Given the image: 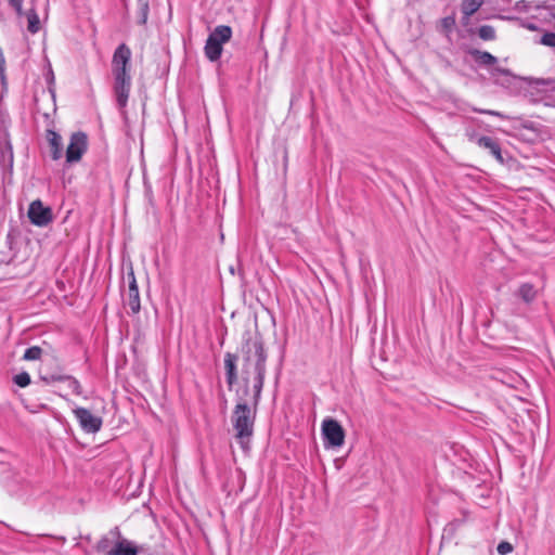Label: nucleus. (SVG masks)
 I'll return each instance as SVG.
<instances>
[{"mask_svg":"<svg viewBox=\"0 0 555 555\" xmlns=\"http://www.w3.org/2000/svg\"><path fill=\"white\" fill-rule=\"evenodd\" d=\"M528 28H529V29H535V27H534L533 25H531V24H530V25H528Z\"/></svg>","mask_w":555,"mask_h":555,"instance_id":"nucleus-35","label":"nucleus"},{"mask_svg":"<svg viewBox=\"0 0 555 555\" xmlns=\"http://www.w3.org/2000/svg\"><path fill=\"white\" fill-rule=\"evenodd\" d=\"M539 43L545 47L555 48V33L553 31H545L540 40Z\"/></svg>","mask_w":555,"mask_h":555,"instance_id":"nucleus-30","label":"nucleus"},{"mask_svg":"<svg viewBox=\"0 0 555 555\" xmlns=\"http://www.w3.org/2000/svg\"><path fill=\"white\" fill-rule=\"evenodd\" d=\"M131 50L126 43L119 44L112 59V74L113 77H126L130 75Z\"/></svg>","mask_w":555,"mask_h":555,"instance_id":"nucleus-6","label":"nucleus"},{"mask_svg":"<svg viewBox=\"0 0 555 555\" xmlns=\"http://www.w3.org/2000/svg\"><path fill=\"white\" fill-rule=\"evenodd\" d=\"M27 18H28V30L31 33V34H36L39 31V28H40V21H39V16L38 14L36 13L35 10H30L27 14Z\"/></svg>","mask_w":555,"mask_h":555,"instance_id":"nucleus-25","label":"nucleus"},{"mask_svg":"<svg viewBox=\"0 0 555 555\" xmlns=\"http://www.w3.org/2000/svg\"><path fill=\"white\" fill-rule=\"evenodd\" d=\"M232 38V28L228 25H218L208 36L204 53L210 62H217L222 54L223 44Z\"/></svg>","mask_w":555,"mask_h":555,"instance_id":"nucleus-3","label":"nucleus"},{"mask_svg":"<svg viewBox=\"0 0 555 555\" xmlns=\"http://www.w3.org/2000/svg\"><path fill=\"white\" fill-rule=\"evenodd\" d=\"M4 73H5V59H4L2 50L0 49V77L2 80L5 77Z\"/></svg>","mask_w":555,"mask_h":555,"instance_id":"nucleus-34","label":"nucleus"},{"mask_svg":"<svg viewBox=\"0 0 555 555\" xmlns=\"http://www.w3.org/2000/svg\"><path fill=\"white\" fill-rule=\"evenodd\" d=\"M454 27H455V16L454 15L446 16L440 21V30L446 34L451 33L454 29Z\"/></svg>","mask_w":555,"mask_h":555,"instance_id":"nucleus-27","label":"nucleus"},{"mask_svg":"<svg viewBox=\"0 0 555 555\" xmlns=\"http://www.w3.org/2000/svg\"><path fill=\"white\" fill-rule=\"evenodd\" d=\"M116 539L109 533L103 535L95 545V551L102 555H113Z\"/></svg>","mask_w":555,"mask_h":555,"instance_id":"nucleus-19","label":"nucleus"},{"mask_svg":"<svg viewBox=\"0 0 555 555\" xmlns=\"http://www.w3.org/2000/svg\"><path fill=\"white\" fill-rule=\"evenodd\" d=\"M109 534L116 539L113 555H138L135 545L131 541L121 538L118 527L111 529Z\"/></svg>","mask_w":555,"mask_h":555,"instance_id":"nucleus-13","label":"nucleus"},{"mask_svg":"<svg viewBox=\"0 0 555 555\" xmlns=\"http://www.w3.org/2000/svg\"><path fill=\"white\" fill-rule=\"evenodd\" d=\"M57 539L61 540L62 542H65V538L64 537H59Z\"/></svg>","mask_w":555,"mask_h":555,"instance_id":"nucleus-36","label":"nucleus"},{"mask_svg":"<svg viewBox=\"0 0 555 555\" xmlns=\"http://www.w3.org/2000/svg\"><path fill=\"white\" fill-rule=\"evenodd\" d=\"M88 149V137L85 132L78 131L70 135L69 144L66 149V162L68 164L77 163Z\"/></svg>","mask_w":555,"mask_h":555,"instance_id":"nucleus-8","label":"nucleus"},{"mask_svg":"<svg viewBox=\"0 0 555 555\" xmlns=\"http://www.w3.org/2000/svg\"><path fill=\"white\" fill-rule=\"evenodd\" d=\"M468 512L464 511L461 518H455L446 526L444 531L451 534L454 533L464 522L468 520Z\"/></svg>","mask_w":555,"mask_h":555,"instance_id":"nucleus-24","label":"nucleus"},{"mask_svg":"<svg viewBox=\"0 0 555 555\" xmlns=\"http://www.w3.org/2000/svg\"><path fill=\"white\" fill-rule=\"evenodd\" d=\"M10 5L15 10L18 16L24 14L23 2L24 0H8Z\"/></svg>","mask_w":555,"mask_h":555,"instance_id":"nucleus-33","label":"nucleus"},{"mask_svg":"<svg viewBox=\"0 0 555 555\" xmlns=\"http://www.w3.org/2000/svg\"><path fill=\"white\" fill-rule=\"evenodd\" d=\"M517 294L525 302L530 304L534 300L537 291L532 284L524 283L519 286Z\"/></svg>","mask_w":555,"mask_h":555,"instance_id":"nucleus-20","label":"nucleus"},{"mask_svg":"<svg viewBox=\"0 0 555 555\" xmlns=\"http://www.w3.org/2000/svg\"><path fill=\"white\" fill-rule=\"evenodd\" d=\"M468 53L477 65L490 68V75L494 80H498L499 76H507L511 74L508 69L496 66L498 57L490 52L470 49Z\"/></svg>","mask_w":555,"mask_h":555,"instance_id":"nucleus-7","label":"nucleus"},{"mask_svg":"<svg viewBox=\"0 0 555 555\" xmlns=\"http://www.w3.org/2000/svg\"><path fill=\"white\" fill-rule=\"evenodd\" d=\"M483 2V0H462L461 11L463 13V25L468 24L470 16L482 7Z\"/></svg>","mask_w":555,"mask_h":555,"instance_id":"nucleus-17","label":"nucleus"},{"mask_svg":"<svg viewBox=\"0 0 555 555\" xmlns=\"http://www.w3.org/2000/svg\"><path fill=\"white\" fill-rule=\"evenodd\" d=\"M477 34L485 41H492L496 38L495 29L491 25H482L478 28Z\"/></svg>","mask_w":555,"mask_h":555,"instance_id":"nucleus-23","label":"nucleus"},{"mask_svg":"<svg viewBox=\"0 0 555 555\" xmlns=\"http://www.w3.org/2000/svg\"><path fill=\"white\" fill-rule=\"evenodd\" d=\"M127 276H128V281H129V287H128V297H127L126 302L129 306L131 313L137 314L140 312L141 304H140L139 287H138L137 280H135L132 269L128 272Z\"/></svg>","mask_w":555,"mask_h":555,"instance_id":"nucleus-14","label":"nucleus"},{"mask_svg":"<svg viewBox=\"0 0 555 555\" xmlns=\"http://www.w3.org/2000/svg\"><path fill=\"white\" fill-rule=\"evenodd\" d=\"M47 139L51 146V157L53 160H59L63 155L62 137L54 130L47 131Z\"/></svg>","mask_w":555,"mask_h":555,"instance_id":"nucleus-16","label":"nucleus"},{"mask_svg":"<svg viewBox=\"0 0 555 555\" xmlns=\"http://www.w3.org/2000/svg\"><path fill=\"white\" fill-rule=\"evenodd\" d=\"M474 112L476 113H479V114H486V115H491V116H495V117H499L501 119H508L509 117L499 111H493V109H482V108H473Z\"/></svg>","mask_w":555,"mask_h":555,"instance_id":"nucleus-31","label":"nucleus"},{"mask_svg":"<svg viewBox=\"0 0 555 555\" xmlns=\"http://www.w3.org/2000/svg\"><path fill=\"white\" fill-rule=\"evenodd\" d=\"M80 428L87 434L100 431L103 421L102 417L92 414L88 409L78 406L73 410Z\"/></svg>","mask_w":555,"mask_h":555,"instance_id":"nucleus-9","label":"nucleus"},{"mask_svg":"<svg viewBox=\"0 0 555 555\" xmlns=\"http://www.w3.org/2000/svg\"><path fill=\"white\" fill-rule=\"evenodd\" d=\"M246 396L237 391L236 404L232 411L231 424L234 430V438L241 449L247 453L250 450V443L255 431V422L257 408L253 402L249 404Z\"/></svg>","mask_w":555,"mask_h":555,"instance_id":"nucleus-2","label":"nucleus"},{"mask_svg":"<svg viewBox=\"0 0 555 555\" xmlns=\"http://www.w3.org/2000/svg\"><path fill=\"white\" fill-rule=\"evenodd\" d=\"M236 361H237L236 354L231 353V352H227L224 354L225 378H227V384L230 388L237 380Z\"/></svg>","mask_w":555,"mask_h":555,"instance_id":"nucleus-15","label":"nucleus"},{"mask_svg":"<svg viewBox=\"0 0 555 555\" xmlns=\"http://www.w3.org/2000/svg\"><path fill=\"white\" fill-rule=\"evenodd\" d=\"M13 382L17 386L24 388L30 384L31 379L30 375L27 372H21L13 377Z\"/></svg>","mask_w":555,"mask_h":555,"instance_id":"nucleus-29","label":"nucleus"},{"mask_svg":"<svg viewBox=\"0 0 555 555\" xmlns=\"http://www.w3.org/2000/svg\"><path fill=\"white\" fill-rule=\"evenodd\" d=\"M468 138L476 142L479 147L487 150L499 163H504L502 150L496 139L486 135L478 137L476 133H469Z\"/></svg>","mask_w":555,"mask_h":555,"instance_id":"nucleus-12","label":"nucleus"},{"mask_svg":"<svg viewBox=\"0 0 555 555\" xmlns=\"http://www.w3.org/2000/svg\"><path fill=\"white\" fill-rule=\"evenodd\" d=\"M243 369L242 392L248 396L250 391V382L253 380V403L258 405L261 398V391L264 384L267 352L260 336L248 337L242 344Z\"/></svg>","mask_w":555,"mask_h":555,"instance_id":"nucleus-1","label":"nucleus"},{"mask_svg":"<svg viewBox=\"0 0 555 555\" xmlns=\"http://www.w3.org/2000/svg\"><path fill=\"white\" fill-rule=\"evenodd\" d=\"M552 2L545 1H530L520 0L516 2V9L522 11L537 10L538 15L545 23L553 25L555 28V0Z\"/></svg>","mask_w":555,"mask_h":555,"instance_id":"nucleus-5","label":"nucleus"},{"mask_svg":"<svg viewBox=\"0 0 555 555\" xmlns=\"http://www.w3.org/2000/svg\"><path fill=\"white\" fill-rule=\"evenodd\" d=\"M131 83V76L114 77L113 91L116 98L117 106L121 112H124L125 107L127 106Z\"/></svg>","mask_w":555,"mask_h":555,"instance_id":"nucleus-10","label":"nucleus"},{"mask_svg":"<svg viewBox=\"0 0 555 555\" xmlns=\"http://www.w3.org/2000/svg\"><path fill=\"white\" fill-rule=\"evenodd\" d=\"M28 218L33 224L46 227L52 221V210L37 199L29 205Z\"/></svg>","mask_w":555,"mask_h":555,"instance_id":"nucleus-11","label":"nucleus"},{"mask_svg":"<svg viewBox=\"0 0 555 555\" xmlns=\"http://www.w3.org/2000/svg\"><path fill=\"white\" fill-rule=\"evenodd\" d=\"M42 354V349L38 346H31L24 352L23 359L26 361L39 360Z\"/></svg>","mask_w":555,"mask_h":555,"instance_id":"nucleus-26","label":"nucleus"},{"mask_svg":"<svg viewBox=\"0 0 555 555\" xmlns=\"http://www.w3.org/2000/svg\"><path fill=\"white\" fill-rule=\"evenodd\" d=\"M64 383L67 384V387L72 390V392L75 396L83 395L82 386L76 377L67 374L66 377L64 378Z\"/></svg>","mask_w":555,"mask_h":555,"instance_id":"nucleus-22","label":"nucleus"},{"mask_svg":"<svg viewBox=\"0 0 555 555\" xmlns=\"http://www.w3.org/2000/svg\"><path fill=\"white\" fill-rule=\"evenodd\" d=\"M322 436L325 448H339L345 442V430L338 421L326 417L322 422Z\"/></svg>","mask_w":555,"mask_h":555,"instance_id":"nucleus-4","label":"nucleus"},{"mask_svg":"<svg viewBox=\"0 0 555 555\" xmlns=\"http://www.w3.org/2000/svg\"><path fill=\"white\" fill-rule=\"evenodd\" d=\"M496 551L500 555H507L513 551V546L509 542L502 541L499 543Z\"/></svg>","mask_w":555,"mask_h":555,"instance_id":"nucleus-32","label":"nucleus"},{"mask_svg":"<svg viewBox=\"0 0 555 555\" xmlns=\"http://www.w3.org/2000/svg\"><path fill=\"white\" fill-rule=\"evenodd\" d=\"M149 1L147 0H138V23L141 25H145L149 16Z\"/></svg>","mask_w":555,"mask_h":555,"instance_id":"nucleus-21","label":"nucleus"},{"mask_svg":"<svg viewBox=\"0 0 555 555\" xmlns=\"http://www.w3.org/2000/svg\"><path fill=\"white\" fill-rule=\"evenodd\" d=\"M0 166L11 168L13 166V149L8 139L0 144Z\"/></svg>","mask_w":555,"mask_h":555,"instance_id":"nucleus-18","label":"nucleus"},{"mask_svg":"<svg viewBox=\"0 0 555 555\" xmlns=\"http://www.w3.org/2000/svg\"><path fill=\"white\" fill-rule=\"evenodd\" d=\"M67 374H62V373H51L49 375H40V379L49 385V384H53V383H56V382H62L64 383V378L66 377Z\"/></svg>","mask_w":555,"mask_h":555,"instance_id":"nucleus-28","label":"nucleus"}]
</instances>
